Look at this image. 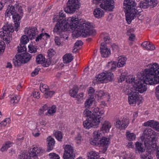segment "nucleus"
Wrapping results in <instances>:
<instances>
[{"mask_svg":"<svg viewBox=\"0 0 159 159\" xmlns=\"http://www.w3.org/2000/svg\"><path fill=\"white\" fill-rule=\"evenodd\" d=\"M148 68L138 74L139 80L131 89L138 94L139 93H142L146 90L145 84H159V65L155 63L148 65Z\"/></svg>","mask_w":159,"mask_h":159,"instance_id":"nucleus-1","label":"nucleus"},{"mask_svg":"<svg viewBox=\"0 0 159 159\" xmlns=\"http://www.w3.org/2000/svg\"><path fill=\"white\" fill-rule=\"evenodd\" d=\"M68 22L69 27L72 30L73 28L76 30L82 37H86L89 36H93L96 34L91 24L89 22L79 24L78 18L74 17H70L67 20Z\"/></svg>","mask_w":159,"mask_h":159,"instance_id":"nucleus-2","label":"nucleus"},{"mask_svg":"<svg viewBox=\"0 0 159 159\" xmlns=\"http://www.w3.org/2000/svg\"><path fill=\"white\" fill-rule=\"evenodd\" d=\"M93 113L86 109L84 112V115L87 117L86 120L83 122V126L86 129H89L91 127L97 128L99 124L100 121L103 119L101 115L103 112L99 111L98 107L94 108L92 110Z\"/></svg>","mask_w":159,"mask_h":159,"instance_id":"nucleus-3","label":"nucleus"},{"mask_svg":"<svg viewBox=\"0 0 159 159\" xmlns=\"http://www.w3.org/2000/svg\"><path fill=\"white\" fill-rule=\"evenodd\" d=\"M136 3L133 0H125L124 2V9L125 12L126 20L130 24L136 15L140 12L139 10H137L135 7Z\"/></svg>","mask_w":159,"mask_h":159,"instance_id":"nucleus-4","label":"nucleus"},{"mask_svg":"<svg viewBox=\"0 0 159 159\" xmlns=\"http://www.w3.org/2000/svg\"><path fill=\"white\" fill-rule=\"evenodd\" d=\"M23 15L22 7L19 6L16 7V9L13 6H11L6 11L5 16L11 15L14 21L15 30L16 31L19 29L20 20Z\"/></svg>","mask_w":159,"mask_h":159,"instance_id":"nucleus-5","label":"nucleus"},{"mask_svg":"<svg viewBox=\"0 0 159 159\" xmlns=\"http://www.w3.org/2000/svg\"><path fill=\"white\" fill-rule=\"evenodd\" d=\"M64 14L61 11L59 13V15L56 16L54 17L53 20L57 22V25H55L54 29V32L64 31L69 27L68 22L67 20L63 19L65 18Z\"/></svg>","mask_w":159,"mask_h":159,"instance_id":"nucleus-6","label":"nucleus"},{"mask_svg":"<svg viewBox=\"0 0 159 159\" xmlns=\"http://www.w3.org/2000/svg\"><path fill=\"white\" fill-rule=\"evenodd\" d=\"M43 149L37 147H34L30 152H23L19 155L18 159H30L31 157H34L35 159H38L37 156L43 152Z\"/></svg>","mask_w":159,"mask_h":159,"instance_id":"nucleus-7","label":"nucleus"},{"mask_svg":"<svg viewBox=\"0 0 159 159\" xmlns=\"http://www.w3.org/2000/svg\"><path fill=\"white\" fill-rule=\"evenodd\" d=\"M2 31L0 32V36L3 37V39L6 40L7 43L10 42V37L12 33L14 31L13 27L12 25L7 24L2 27Z\"/></svg>","mask_w":159,"mask_h":159,"instance_id":"nucleus-8","label":"nucleus"},{"mask_svg":"<svg viewBox=\"0 0 159 159\" xmlns=\"http://www.w3.org/2000/svg\"><path fill=\"white\" fill-rule=\"evenodd\" d=\"M67 7L65 9L67 13H72L79 8L80 3L79 0H69L67 2Z\"/></svg>","mask_w":159,"mask_h":159,"instance_id":"nucleus-9","label":"nucleus"},{"mask_svg":"<svg viewBox=\"0 0 159 159\" xmlns=\"http://www.w3.org/2000/svg\"><path fill=\"white\" fill-rule=\"evenodd\" d=\"M64 159H74L75 157L73 148L70 145H66L65 148Z\"/></svg>","mask_w":159,"mask_h":159,"instance_id":"nucleus-10","label":"nucleus"},{"mask_svg":"<svg viewBox=\"0 0 159 159\" xmlns=\"http://www.w3.org/2000/svg\"><path fill=\"white\" fill-rule=\"evenodd\" d=\"M25 36L29 40L30 39L31 40L34 39L35 35L38 33L37 29L35 27H29V28H25L24 30Z\"/></svg>","mask_w":159,"mask_h":159,"instance_id":"nucleus-11","label":"nucleus"},{"mask_svg":"<svg viewBox=\"0 0 159 159\" xmlns=\"http://www.w3.org/2000/svg\"><path fill=\"white\" fill-rule=\"evenodd\" d=\"M109 140V138L103 136L99 140V142H97L96 143H93V145L99 147H103V151L105 152L107 149V146L110 143Z\"/></svg>","mask_w":159,"mask_h":159,"instance_id":"nucleus-12","label":"nucleus"},{"mask_svg":"<svg viewBox=\"0 0 159 159\" xmlns=\"http://www.w3.org/2000/svg\"><path fill=\"white\" fill-rule=\"evenodd\" d=\"M114 2L113 0H103L100 7L105 10L112 11L114 8Z\"/></svg>","mask_w":159,"mask_h":159,"instance_id":"nucleus-13","label":"nucleus"},{"mask_svg":"<svg viewBox=\"0 0 159 159\" xmlns=\"http://www.w3.org/2000/svg\"><path fill=\"white\" fill-rule=\"evenodd\" d=\"M103 132L101 130H96L93 133V138L90 140V143L93 145V143H96L102 138Z\"/></svg>","mask_w":159,"mask_h":159,"instance_id":"nucleus-14","label":"nucleus"},{"mask_svg":"<svg viewBox=\"0 0 159 159\" xmlns=\"http://www.w3.org/2000/svg\"><path fill=\"white\" fill-rule=\"evenodd\" d=\"M130 93L129 94L128 102L130 104H135L138 101L139 98L137 93L133 92L131 89Z\"/></svg>","mask_w":159,"mask_h":159,"instance_id":"nucleus-15","label":"nucleus"},{"mask_svg":"<svg viewBox=\"0 0 159 159\" xmlns=\"http://www.w3.org/2000/svg\"><path fill=\"white\" fill-rule=\"evenodd\" d=\"M29 41L26 36H23L20 39V44L18 47V51L19 53H21L23 52H26V48L25 45Z\"/></svg>","mask_w":159,"mask_h":159,"instance_id":"nucleus-16","label":"nucleus"},{"mask_svg":"<svg viewBox=\"0 0 159 159\" xmlns=\"http://www.w3.org/2000/svg\"><path fill=\"white\" fill-rule=\"evenodd\" d=\"M100 50L102 57H107L111 54L110 49L107 47L104 43L101 44Z\"/></svg>","mask_w":159,"mask_h":159,"instance_id":"nucleus-17","label":"nucleus"},{"mask_svg":"<svg viewBox=\"0 0 159 159\" xmlns=\"http://www.w3.org/2000/svg\"><path fill=\"white\" fill-rule=\"evenodd\" d=\"M47 141L48 142L47 151L49 152L53 149L55 144V141L54 139L51 136H49L47 139Z\"/></svg>","mask_w":159,"mask_h":159,"instance_id":"nucleus-18","label":"nucleus"},{"mask_svg":"<svg viewBox=\"0 0 159 159\" xmlns=\"http://www.w3.org/2000/svg\"><path fill=\"white\" fill-rule=\"evenodd\" d=\"M19 54L20 57H21V58L23 60L24 63H26L29 61L32 57L31 55L27 52H23Z\"/></svg>","mask_w":159,"mask_h":159,"instance_id":"nucleus-19","label":"nucleus"},{"mask_svg":"<svg viewBox=\"0 0 159 159\" xmlns=\"http://www.w3.org/2000/svg\"><path fill=\"white\" fill-rule=\"evenodd\" d=\"M135 151L136 153H140L145 152V148L142 143L137 142L135 143Z\"/></svg>","mask_w":159,"mask_h":159,"instance_id":"nucleus-20","label":"nucleus"},{"mask_svg":"<svg viewBox=\"0 0 159 159\" xmlns=\"http://www.w3.org/2000/svg\"><path fill=\"white\" fill-rule=\"evenodd\" d=\"M15 59H13V61L14 66L16 67H19L20 66L21 64H23V60H22L21 57H20L19 54L16 55L15 56Z\"/></svg>","mask_w":159,"mask_h":159,"instance_id":"nucleus-21","label":"nucleus"},{"mask_svg":"<svg viewBox=\"0 0 159 159\" xmlns=\"http://www.w3.org/2000/svg\"><path fill=\"white\" fill-rule=\"evenodd\" d=\"M93 14L95 17L100 18L104 16V12L101 9L97 8L94 9Z\"/></svg>","mask_w":159,"mask_h":159,"instance_id":"nucleus-22","label":"nucleus"},{"mask_svg":"<svg viewBox=\"0 0 159 159\" xmlns=\"http://www.w3.org/2000/svg\"><path fill=\"white\" fill-rule=\"evenodd\" d=\"M126 58L124 57L120 56L118 57V62H117V67H122L125 64Z\"/></svg>","mask_w":159,"mask_h":159,"instance_id":"nucleus-23","label":"nucleus"},{"mask_svg":"<svg viewBox=\"0 0 159 159\" xmlns=\"http://www.w3.org/2000/svg\"><path fill=\"white\" fill-rule=\"evenodd\" d=\"M87 157L88 159H98L100 157L98 153L93 151L89 152Z\"/></svg>","mask_w":159,"mask_h":159,"instance_id":"nucleus-24","label":"nucleus"},{"mask_svg":"<svg viewBox=\"0 0 159 159\" xmlns=\"http://www.w3.org/2000/svg\"><path fill=\"white\" fill-rule=\"evenodd\" d=\"M73 59V57L70 53L66 54L63 57V61L65 63H68L71 61Z\"/></svg>","mask_w":159,"mask_h":159,"instance_id":"nucleus-25","label":"nucleus"},{"mask_svg":"<svg viewBox=\"0 0 159 159\" xmlns=\"http://www.w3.org/2000/svg\"><path fill=\"white\" fill-rule=\"evenodd\" d=\"M116 66H117V62L115 61L109 62L107 65V67L111 71H114L116 68Z\"/></svg>","mask_w":159,"mask_h":159,"instance_id":"nucleus-26","label":"nucleus"},{"mask_svg":"<svg viewBox=\"0 0 159 159\" xmlns=\"http://www.w3.org/2000/svg\"><path fill=\"white\" fill-rule=\"evenodd\" d=\"M111 127V125L110 123L108 121L105 120L102 124V129L107 132L109 131Z\"/></svg>","mask_w":159,"mask_h":159,"instance_id":"nucleus-27","label":"nucleus"},{"mask_svg":"<svg viewBox=\"0 0 159 159\" xmlns=\"http://www.w3.org/2000/svg\"><path fill=\"white\" fill-rule=\"evenodd\" d=\"M143 133L144 135H147L148 137H151L154 134L155 132L151 129L147 128L144 130Z\"/></svg>","mask_w":159,"mask_h":159,"instance_id":"nucleus-28","label":"nucleus"},{"mask_svg":"<svg viewBox=\"0 0 159 159\" xmlns=\"http://www.w3.org/2000/svg\"><path fill=\"white\" fill-rule=\"evenodd\" d=\"M78 91L77 86H74L72 89L70 90L69 93L71 97L75 98L76 95L77 94Z\"/></svg>","mask_w":159,"mask_h":159,"instance_id":"nucleus-29","label":"nucleus"},{"mask_svg":"<svg viewBox=\"0 0 159 159\" xmlns=\"http://www.w3.org/2000/svg\"><path fill=\"white\" fill-rule=\"evenodd\" d=\"M36 62L38 64H43L45 61L44 57L41 54L38 55L36 57Z\"/></svg>","mask_w":159,"mask_h":159,"instance_id":"nucleus-30","label":"nucleus"},{"mask_svg":"<svg viewBox=\"0 0 159 159\" xmlns=\"http://www.w3.org/2000/svg\"><path fill=\"white\" fill-rule=\"evenodd\" d=\"M126 81L128 83L132 84L133 86H134V84L137 82V80H135L134 78H133L132 77L130 76H126Z\"/></svg>","mask_w":159,"mask_h":159,"instance_id":"nucleus-31","label":"nucleus"},{"mask_svg":"<svg viewBox=\"0 0 159 159\" xmlns=\"http://www.w3.org/2000/svg\"><path fill=\"white\" fill-rule=\"evenodd\" d=\"M12 143L10 142H7L4 144L3 145L1 149L2 152H4L7 151L8 148L12 145Z\"/></svg>","mask_w":159,"mask_h":159,"instance_id":"nucleus-32","label":"nucleus"},{"mask_svg":"<svg viewBox=\"0 0 159 159\" xmlns=\"http://www.w3.org/2000/svg\"><path fill=\"white\" fill-rule=\"evenodd\" d=\"M11 98L10 102L11 104L17 103L20 99V97L17 95L11 96Z\"/></svg>","mask_w":159,"mask_h":159,"instance_id":"nucleus-33","label":"nucleus"},{"mask_svg":"<svg viewBox=\"0 0 159 159\" xmlns=\"http://www.w3.org/2000/svg\"><path fill=\"white\" fill-rule=\"evenodd\" d=\"M127 139L129 141H133L135 139V135L133 133H130L129 131L126 132Z\"/></svg>","mask_w":159,"mask_h":159,"instance_id":"nucleus-34","label":"nucleus"},{"mask_svg":"<svg viewBox=\"0 0 159 159\" xmlns=\"http://www.w3.org/2000/svg\"><path fill=\"white\" fill-rule=\"evenodd\" d=\"M140 157L142 159H152L153 158L151 156L150 153L148 152H146L143 154L140 155Z\"/></svg>","mask_w":159,"mask_h":159,"instance_id":"nucleus-35","label":"nucleus"},{"mask_svg":"<svg viewBox=\"0 0 159 159\" xmlns=\"http://www.w3.org/2000/svg\"><path fill=\"white\" fill-rule=\"evenodd\" d=\"M94 101L93 98H90L87 100L84 103L85 107L87 108H89L92 105Z\"/></svg>","mask_w":159,"mask_h":159,"instance_id":"nucleus-36","label":"nucleus"},{"mask_svg":"<svg viewBox=\"0 0 159 159\" xmlns=\"http://www.w3.org/2000/svg\"><path fill=\"white\" fill-rule=\"evenodd\" d=\"M106 73L102 72L99 74L97 77V81H102L106 80Z\"/></svg>","mask_w":159,"mask_h":159,"instance_id":"nucleus-37","label":"nucleus"},{"mask_svg":"<svg viewBox=\"0 0 159 159\" xmlns=\"http://www.w3.org/2000/svg\"><path fill=\"white\" fill-rule=\"evenodd\" d=\"M114 77V76L113 74L111 72H107L106 73V80L111 81L113 80Z\"/></svg>","mask_w":159,"mask_h":159,"instance_id":"nucleus-38","label":"nucleus"},{"mask_svg":"<svg viewBox=\"0 0 159 159\" xmlns=\"http://www.w3.org/2000/svg\"><path fill=\"white\" fill-rule=\"evenodd\" d=\"M49 107L46 104H44L42 106V107L39 109V114L40 116L43 115L45 111L48 110Z\"/></svg>","mask_w":159,"mask_h":159,"instance_id":"nucleus-39","label":"nucleus"},{"mask_svg":"<svg viewBox=\"0 0 159 159\" xmlns=\"http://www.w3.org/2000/svg\"><path fill=\"white\" fill-rule=\"evenodd\" d=\"M55 137L56 139L59 141H61V139L63 138L62 133L60 131H56L54 133Z\"/></svg>","mask_w":159,"mask_h":159,"instance_id":"nucleus-40","label":"nucleus"},{"mask_svg":"<svg viewBox=\"0 0 159 159\" xmlns=\"http://www.w3.org/2000/svg\"><path fill=\"white\" fill-rule=\"evenodd\" d=\"M149 6H150V5L148 4V2H144L143 1H141L137 8L139 7L141 8H148Z\"/></svg>","mask_w":159,"mask_h":159,"instance_id":"nucleus-41","label":"nucleus"},{"mask_svg":"<svg viewBox=\"0 0 159 159\" xmlns=\"http://www.w3.org/2000/svg\"><path fill=\"white\" fill-rule=\"evenodd\" d=\"M56 107L55 106L53 105L52 107H49L48 110L47 112L50 115H52L56 112Z\"/></svg>","mask_w":159,"mask_h":159,"instance_id":"nucleus-42","label":"nucleus"},{"mask_svg":"<svg viewBox=\"0 0 159 159\" xmlns=\"http://www.w3.org/2000/svg\"><path fill=\"white\" fill-rule=\"evenodd\" d=\"M129 124V121L127 119L124 118L122 120V124L121 125L122 129H125L127 127Z\"/></svg>","mask_w":159,"mask_h":159,"instance_id":"nucleus-43","label":"nucleus"},{"mask_svg":"<svg viewBox=\"0 0 159 159\" xmlns=\"http://www.w3.org/2000/svg\"><path fill=\"white\" fill-rule=\"evenodd\" d=\"M39 89L42 92L44 93L47 90H48L49 88L47 85L42 84H40Z\"/></svg>","mask_w":159,"mask_h":159,"instance_id":"nucleus-44","label":"nucleus"},{"mask_svg":"<svg viewBox=\"0 0 159 159\" xmlns=\"http://www.w3.org/2000/svg\"><path fill=\"white\" fill-rule=\"evenodd\" d=\"M145 1L148 3L152 7L155 6L157 4V0H145Z\"/></svg>","mask_w":159,"mask_h":159,"instance_id":"nucleus-45","label":"nucleus"},{"mask_svg":"<svg viewBox=\"0 0 159 159\" xmlns=\"http://www.w3.org/2000/svg\"><path fill=\"white\" fill-rule=\"evenodd\" d=\"M28 48L29 52L31 53H35L37 51V48L34 46L29 45L28 46Z\"/></svg>","mask_w":159,"mask_h":159,"instance_id":"nucleus-46","label":"nucleus"},{"mask_svg":"<svg viewBox=\"0 0 159 159\" xmlns=\"http://www.w3.org/2000/svg\"><path fill=\"white\" fill-rule=\"evenodd\" d=\"M54 92L51 91H49V89L47 90L44 94L45 98H47L49 97L50 98L54 94Z\"/></svg>","mask_w":159,"mask_h":159,"instance_id":"nucleus-47","label":"nucleus"},{"mask_svg":"<svg viewBox=\"0 0 159 159\" xmlns=\"http://www.w3.org/2000/svg\"><path fill=\"white\" fill-rule=\"evenodd\" d=\"M47 53L48 56L51 57L55 54L56 52L53 49L50 48L48 50Z\"/></svg>","mask_w":159,"mask_h":159,"instance_id":"nucleus-48","label":"nucleus"},{"mask_svg":"<svg viewBox=\"0 0 159 159\" xmlns=\"http://www.w3.org/2000/svg\"><path fill=\"white\" fill-rule=\"evenodd\" d=\"M154 121L153 120H149L144 123V126H150L152 128L154 126Z\"/></svg>","mask_w":159,"mask_h":159,"instance_id":"nucleus-49","label":"nucleus"},{"mask_svg":"<svg viewBox=\"0 0 159 159\" xmlns=\"http://www.w3.org/2000/svg\"><path fill=\"white\" fill-rule=\"evenodd\" d=\"M5 43L3 41L0 40V53L4 52L5 48Z\"/></svg>","mask_w":159,"mask_h":159,"instance_id":"nucleus-50","label":"nucleus"},{"mask_svg":"<svg viewBox=\"0 0 159 159\" xmlns=\"http://www.w3.org/2000/svg\"><path fill=\"white\" fill-rule=\"evenodd\" d=\"M95 90L92 87L89 88L88 90V94L90 96V98H93V96L94 94Z\"/></svg>","mask_w":159,"mask_h":159,"instance_id":"nucleus-51","label":"nucleus"},{"mask_svg":"<svg viewBox=\"0 0 159 159\" xmlns=\"http://www.w3.org/2000/svg\"><path fill=\"white\" fill-rule=\"evenodd\" d=\"M69 28V27L68 28H67V29H66V30L64 31L63 30H60V31H58L57 32H59V35L60 36V37L61 38H64L65 39H67L68 38V37L66 36V35L65 34L64 35V34L62 33H60L61 32V31H66Z\"/></svg>","mask_w":159,"mask_h":159,"instance_id":"nucleus-52","label":"nucleus"},{"mask_svg":"<svg viewBox=\"0 0 159 159\" xmlns=\"http://www.w3.org/2000/svg\"><path fill=\"white\" fill-rule=\"evenodd\" d=\"M82 139L81 136L80 134H78L77 136L75 138V140L76 142V143L78 144L80 143Z\"/></svg>","mask_w":159,"mask_h":159,"instance_id":"nucleus-53","label":"nucleus"},{"mask_svg":"<svg viewBox=\"0 0 159 159\" xmlns=\"http://www.w3.org/2000/svg\"><path fill=\"white\" fill-rule=\"evenodd\" d=\"M50 159H60V157L57 154L54 153H50L49 154Z\"/></svg>","mask_w":159,"mask_h":159,"instance_id":"nucleus-54","label":"nucleus"},{"mask_svg":"<svg viewBox=\"0 0 159 159\" xmlns=\"http://www.w3.org/2000/svg\"><path fill=\"white\" fill-rule=\"evenodd\" d=\"M126 76L125 75V73H122L121 74V75L120 76L119 79V82H121L123 81L126 80Z\"/></svg>","mask_w":159,"mask_h":159,"instance_id":"nucleus-55","label":"nucleus"},{"mask_svg":"<svg viewBox=\"0 0 159 159\" xmlns=\"http://www.w3.org/2000/svg\"><path fill=\"white\" fill-rule=\"evenodd\" d=\"M40 70V68H35L34 70L31 73V75L32 77H34L38 74Z\"/></svg>","mask_w":159,"mask_h":159,"instance_id":"nucleus-56","label":"nucleus"},{"mask_svg":"<svg viewBox=\"0 0 159 159\" xmlns=\"http://www.w3.org/2000/svg\"><path fill=\"white\" fill-rule=\"evenodd\" d=\"M24 137L22 135H19L18 136L16 142L18 144H20L22 141L23 140Z\"/></svg>","mask_w":159,"mask_h":159,"instance_id":"nucleus-57","label":"nucleus"},{"mask_svg":"<svg viewBox=\"0 0 159 159\" xmlns=\"http://www.w3.org/2000/svg\"><path fill=\"white\" fill-rule=\"evenodd\" d=\"M10 121V119L9 118H6L0 123V125H2L5 126L7 125V122H9Z\"/></svg>","mask_w":159,"mask_h":159,"instance_id":"nucleus-58","label":"nucleus"},{"mask_svg":"<svg viewBox=\"0 0 159 159\" xmlns=\"http://www.w3.org/2000/svg\"><path fill=\"white\" fill-rule=\"evenodd\" d=\"M146 49L148 50H152L155 49V47L153 45L151 44V43L149 42Z\"/></svg>","mask_w":159,"mask_h":159,"instance_id":"nucleus-59","label":"nucleus"},{"mask_svg":"<svg viewBox=\"0 0 159 159\" xmlns=\"http://www.w3.org/2000/svg\"><path fill=\"white\" fill-rule=\"evenodd\" d=\"M154 126L152 128L155 129L156 130L159 131V122L154 121Z\"/></svg>","mask_w":159,"mask_h":159,"instance_id":"nucleus-60","label":"nucleus"},{"mask_svg":"<svg viewBox=\"0 0 159 159\" xmlns=\"http://www.w3.org/2000/svg\"><path fill=\"white\" fill-rule=\"evenodd\" d=\"M54 41L55 44L57 45H60L61 44L60 39L57 36L55 37L54 39Z\"/></svg>","mask_w":159,"mask_h":159,"instance_id":"nucleus-61","label":"nucleus"},{"mask_svg":"<svg viewBox=\"0 0 159 159\" xmlns=\"http://www.w3.org/2000/svg\"><path fill=\"white\" fill-rule=\"evenodd\" d=\"M43 36V33H42L38 35L36 38L35 41L36 42H39L40 40H41L42 39Z\"/></svg>","mask_w":159,"mask_h":159,"instance_id":"nucleus-62","label":"nucleus"},{"mask_svg":"<svg viewBox=\"0 0 159 159\" xmlns=\"http://www.w3.org/2000/svg\"><path fill=\"white\" fill-rule=\"evenodd\" d=\"M98 97L101 98L103 96L105 95V93L103 91H100L97 94Z\"/></svg>","mask_w":159,"mask_h":159,"instance_id":"nucleus-63","label":"nucleus"},{"mask_svg":"<svg viewBox=\"0 0 159 159\" xmlns=\"http://www.w3.org/2000/svg\"><path fill=\"white\" fill-rule=\"evenodd\" d=\"M156 95L158 99L159 100V85L156 88Z\"/></svg>","mask_w":159,"mask_h":159,"instance_id":"nucleus-64","label":"nucleus"}]
</instances>
